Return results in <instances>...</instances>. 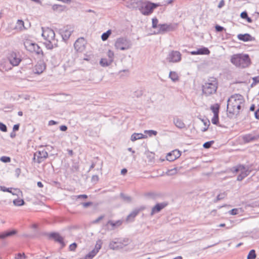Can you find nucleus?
Instances as JSON below:
<instances>
[{"mask_svg":"<svg viewBox=\"0 0 259 259\" xmlns=\"http://www.w3.org/2000/svg\"><path fill=\"white\" fill-rule=\"evenodd\" d=\"M220 106L219 104L216 103L210 107V109L213 113V115H219Z\"/></svg>","mask_w":259,"mask_h":259,"instance_id":"nucleus-31","label":"nucleus"},{"mask_svg":"<svg viewBox=\"0 0 259 259\" xmlns=\"http://www.w3.org/2000/svg\"><path fill=\"white\" fill-rule=\"evenodd\" d=\"M60 34L62 35V38L64 40H67L71 35L72 32L73 31L71 27L67 26L64 27L63 29H60Z\"/></svg>","mask_w":259,"mask_h":259,"instance_id":"nucleus-16","label":"nucleus"},{"mask_svg":"<svg viewBox=\"0 0 259 259\" xmlns=\"http://www.w3.org/2000/svg\"><path fill=\"white\" fill-rule=\"evenodd\" d=\"M19 127H20V124H15L13 127V131H14V132L18 131L19 129Z\"/></svg>","mask_w":259,"mask_h":259,"instance_id":"nucleus-62","label":"nucleus"},{"mask_svg":"<svg viewBox=\"0 0 259 259\" xmlns=\"http://www.w3.org/2000/svg\"><path fill=\"white\" fill-rule=\"evenodd\" d=\"M158 20L155 17L152 19V27L153 28H158Z\"/></svg>","mask_w":259,"mask_h":259,"instance_id":"nucleus-43","label":"nucleus"},{"mask_svg":"<svg viewBox=\"0 0 259 259\" xmlns=\"http://www.w3.org/2000/svg\"><path fill=\"white\" fill-rule=\"evenodd\" d=\"M169 62H178L181 60V54L177 51H172L167 58Z\"/></svg>","mask_w":259,"mask_h":259,"instance_id":"nucleus-15","label":"nucleus"},{"mask_svg":"<svg viewBox=\"0 0 259 259\" xmlns=\"http://www.w3.org/2000/svg\"><path fill=\"white\" fill-rule=\"evenodd\" d=\"M99 181V177L97 175H94L92 177V182L97 183Z\"/></svg>","mask_w":259,"mask_h":259,"instance_id":"nucleus-57","label":"nucleus"},{"mask_svg":"<svg viewBox=\"0 0 259 259\" xmlns=\"http://www.w3.org/2000/svg\"><path fill=\"white\" fill-rule=\"evenodd\" d=\"M227 193L225 192L223 193H220L219 195H218V196H217L215 199H214L213 201L215 203H217L219 201L223 200L224 198H225L227 197Z\"/></svg>","mask_w":259,"mask_h":259,"instance_id":"nucleus-34","label":"nucleus"},{"mask_svg":"<svg viewBox=\"0 0 259 259\" xmlns=\"http://www.w3.org/2000/svg\"><path fill=\"white\" fill-rule=\"evenodd\" d=\"M144 196L148 199L155 200L161 196L160 194L154 191L147 192L144 194Z\"/></svg>","mask_w":259,"mask_h":259,"instance_id":"nucleus-25","label":"nucleus"},{"mask_svg":"<svg viewBox=\"0 0 259 259\" xmlns=\"http://www.w3.org/2000/svg\"><path fill=\"white\" fill-rule=\"evenodd\" d=\"M174 123L175 125L179 128L181 129L185 127V124L183 122V120L177 117L174 118Z\"/></svg>","mask_w":259,"mask_h":259,"instance_id":"nucleus-26","label":"nucleus"},{"mask_svg":"<svg viewBox=\"0 0 259 259\" xmlns=\"http://www.w3.org/2000/svg\"><path fill=\"white\" fill-rule=\"evenodd\" d=\"M143 94V91L141 89L137 90L133 93V97L140 98Z\"/></svg>","mask_w":259,"mask_h":259,"instance_id":"nucleus-41","label":"nucleus"},{"mask_svg":"<svg viewBox=\"0 0 259 259\" xmlns=\"http://www.w3.org/2000/svg\"><path fill=\"white\" fill-rule=\"evenodd\" d=\"M14 29L19 31L26 29L24 21L22 20H18Z\"/></svg>","mask_w":259,"mask_h":259,"instance_id":"nucleus-27","label":"nucleus"},{"mask_svg":"<svg viewBox=\"0 0 259 259\" xmlns=\"http://www.w3.org/2000/svg\"><path fill=\"white\" fill-rule=\"evenodd\" d=\"M112 63V60H108L105 58H102L100 61V65L103 67L109 66Z\"/></svg>","mask_w":259,"mask_h":259,"instance_id":"nucleus-35","label":"nucleus"},{"mask_svg":"<svg viewBox=\"0 0 259 259\" xmlns=\"http://www.w3.org/2000/svg\"><path fill=\"white\" fill-rule=\"evenodd\" d=\"M253 82L251 84V86L252 87L253 85H255L257 83H259V76L254 77L253 78Z\"/></svg>","mask_w":259,"mask_h":259,"instance_id":"nucleus-50","label":"nucleus"},{"mask_svg":"<svg viewBox=\"0 0 259 259\" xmlns=\"http://www.w3.org/2000/svg\"><path fill=\"white\" fill-rule=\"evenodd\" d=\"M108 56L109 58V60H112V62L113 61L114 53L111 50H109L108 52Z\"/></svg>","mask_w":259,"mask_h":259,"instance_id":"nucleus-51","label":"nucleus"},{"mask_svg":"<svg viewBox=\"0 0 259 259\" xmlns=\"http://www.w3.org/2000/svg\"><path fill=\"white\" fill-rule=\"evenodd\" d=\"M10 64L13 66H18L21 61L19 54L15 52L10 53L8 57Z\"/></svg>","mask_w":259,"mask_h":259,"instance_id":"nucleus-10","label":"nucleus"},{"mask_svg":"<svg viewBox=\"0 0 259 259\" xmlns=\"http://www.w3.org/2000/svg\"><path fill=\"white\" fill-rule=\"evenodd\" d=\"M231 62L237 67L245 68L251 64V60L248 54H237L233 55Z\"/></svg>","mask_w":259,"mask_h":259,"instance_id":"nucleus-2","label":"nucleus"},{"mask_svg":"<svg viewBox=\"0 0 259 259\" xmlns=\"http://www.w3.org/2000/svg\"><path fill=\"white\" fill-rule=\"evenodd\" d=\"M254 116L256 119H259V108L255 111Z\"/></svg>","mask_w":259,"mask_h":259,"instance_id":"nucleus-64","label":"nucleus"},{"mask_svg":"<svg viewBox=\"0 0 259 259\" xmlns=\"http://www.w3.org/2000/svg\"><path fill=\"white\" fill-rule=\"evenodd\" d=\"M24 46L27 51L32 53H35L37 55H41V57H44L43 51L37 44L28 40L24 43Z\"/></svg>","mask_w":259,"mask_h":259,"instance_id":"nucleus-7","label":"nucleus"},{"mask_svg":"<svg viewBox=\"0 0 259 259\" xmlns=\"http://www.w3.org/2000/svg\"><path fill=\"white\" fill-rule=\"evenodd\" d=\"M144 133L148 134L150 137L152 135L156 136L157 134V132L154 130H145Z\"/></svg>","mask_w":259,"mask_h":259,"instance_id":"nucleus-47","label":"nucleus"},{"mask_svg":"<svg viewBox=\"0 0 259 259\" xmlns=\"http://www.w3.org/2000/svg\"><path fill=\"white\" fill-rule=\"evenodd\" d=\"M111 34V30H108L106 32L103 33L101 35V38L102 40L105 41L106 40L110 34Z\"/></svg>","mask_w":259,"mask_h":259,"instance_id":"nucleus-37","label":"nucleus"},{"mask_svg":"<svg viewBox=\"0 0 259 259\" xmlns=\"http://www.w3.org/2000/svg\"><path fill=\"white\" fill-rule=\"evenodd\" d=\"M26 256L24 253H23L22 254L18 253L17 254V257H16V259H25L26 258Z\"/></svg>","mask_w":259,"mask_h":259,"instance_id":"nucleus-55","label":"nucleus"},{"mask_svg":"<svg viewBox=\"0 0 259 259\" xmlns=\"http://www.w3.org/2000/svg\"><path fill=\"white\" fill-rule=\"evenodd\" d=\"M122 224V222L120 220L117 221L115 222H114L113 221L111 220H109L106 224V226H108L109 225H111L112 227V228L111 230L114 229L115 227H118L120 226Z\"/></svg>","mask_w":259,"mask_h":259,"instance_id":"nucleus-29","label":"nucleus"},{"mask_svg":"<svg viewBox=\"0 0 259 259\" xmlns=\"http://www.w3.org/2000/svg\"><path fill=\"white\" fill-rule=\"evenodd\" d=\"M215 31L218 32H222L223 30H226V29L224 27L219 25H216L215 26Z\"/></svg>","mask_w":259,"mask_h":259,"instance_id":"nucleus-48","label":"nucleus"},{"mask_svg":"<svg viewBox=\"0 0 259 259\" xmlns=\"http://www.w3.org/2000/svg\"><path fill=\"white\" fill-rule=\"evenodd\" d=\"M7 130L6 125L2 122H0V130L3 132H7Z\"/></svg>","mask_w":259,"mask_h":259,"instance_id":"nucleus-49","label":"nucleus"},{"mask_svg":"<svg viewBox=\"0 0 259 259\" xmlns=\"http://www.w3.org/2000/svg\"><path fill=\"white\" fill-rule=\"evenodd\" d=\"M231 171L233 173L240 172L237 177V180L241 181L250 174L251 170L250 169V167L248 166L238 164L235 166H233L231 168Z\"/></svg>","mask_w":259,"mask_h":259,"instance_id":"nucleus-3","label":"nucleus"},{"mask_svg":"<svg viewBox=\"0 0 259 259\" xmlns=\"http://www.w3.org/2000/svg\"><path fill=\"white\" fill-rule=\"evenodd\" d=\"M49 238L54 240L55 242H58L61 245V248H64L66 244L64 241V238L58 232H51L49 234Z\"/></svg>","mask_w":259,"mask_h":259,"instance_id":"nucleus-12","label":"nucleus"},{"mask_svg":"<svg viewBox=\"0 0 259 259\" xmlns=\"http://www.w3.org/2000/svg\"><path fill=\"white\" fill-rule=\"evenodd\" d=\"M224 6H225V1H224V0H221L220 2V3H219V5L218 6V8L221 9L222 7H223Z\"/></svg>","mask_w":259,"mask_h":259,"instance_id":"nucleus-61","label":"nucleus"},{"mask_svg":"<svg viewBox=\"0 0 259 259\" xmlns=\"http://www.w3.org/2000/svg\"><path fill=\"white\" fill-rule=\"evenodd\" d=\"M0 190L3 192H7L12 194L13 195L19 196V193L22 194L21 191L19 189H13L12 188H6L5 186H0Z\"/></svg>","mask_w":259,"mask_h":259,"instance_id":"nucleus-21","label":"nucleus"},{"mask_svg":"<svg viewBox=\"0 0 259 259\" xmlns=\"http://www.w3.org/2000/svg\"><path fill=\"white\" fill-rule=\"evenodd\" d=\"M168 204V203L166 201H164L161 203H156L151 209L150 215H153L155 213L159 212L162 209L166 207Z\"/></svg>","mask_w":259,"mask_h":259,"instance_id":"nucleus-13","label":"nucleus"},{"mask_svg":"<svg viewBox=\"0 0 259 259\" xmlns=\"http://www.w3.org/2000/svg\"><path fill=\"white\" fill-rule=\"evenodd\" d=\"M85 57L83 58V60L86 61H90L91 59L93 57V55H87L84 54Z\"/></svg>","mask_w":259,"mask_h":259,"instance_id":"nucleus-58","label":"nucleus"},{"mask_svg":"<svg viewBox=\"0 0 259 259\" xmlns=\"http://www.w3.org/2000/svg\"><path fill=\"white\" fill-rule=\"evenodd\" d=\"M177 27V24H160L158 25V28L157 29V31H154V34H165L166 32L174 31Z\"/></svg>","mask_w":259,"mask_h":259,"instance_id":"nucleus-8","label":"nucleus"},{"mask_svg":"<svg viewBox=\"0 0 259 259\" xmlns=\"http://www.w3.org/2000/svg\"><path fill=\"white\" fill-rule=\"evenodd\" d=\"M77 246V244L76 243L74 242L69 245V250L70 251H74L76 249Z\"/></svg>","mask_w":259,"mask_h":259,"instance_id":"nucleus-52","label":"nucleus"},{"mask_svg":"<svg viewBox=\"0 0 259 259\" xmlns=\"http://www.w3.org/2000/svg\"><path fill=\"white\" fill-rule=\"evenodd\" d=\"M213 143H214L213 141H210L206 142L203 144V147L205 149H208L210 147H211V146L213 144Z\"/></svg>","mask_w":259,"mask_h":259,"instance_id":"nucleus-44","label":"nucleus"},{"mask_svg":"<svg viewBox=\"0 0 259 259\" xmlns=\"http://www.w3.org/2000/svg\"><path fill=\"white\" fill-rule=\"evenodd\" d=\"M169 77L172 81L176 82L179 80V77L177 73L174 71H170L169 74Z\"/></svg>","mask_w":259,"mask_h":259,"instance_id":"nucleus-33","label":"nucleus"},{"mask_svg":"<svg viewBox=\"0 0 259 259\" xmlns=\"http://www.w3.org/2000/svg\"><path fill=\"white\" fill-rule=\"evenodd\" d=\"M93 257V255L89 253L84 256V259H92Z\"/></svg>","mask_w":259,"mask_h":259,"instance_id":"nucleus-63","label":"nucleus"},{"mask_svg":"<svg viewBox=\"0 0 259 259\" xmlns=\"http://www.w3.org/2000/svg\"><path fill=\"white\" fill-rule=\"evenodd\" d=\"M181 156V153L179 150H174L168 153L166 155V159L169 161H173Z\"/></svg>","mask_w":259,"mask_h":259,"instance_id":"nucleus-22","label":"nucleus"},{"mask_svg":"<svg viewBox=\"0 0 259 259\" xmlns=\"http://www.w3.org/2000/svg\"><path fill=\"white\" fill-rule=\"evenodd\" d=\"M256 257V254L255 250L252 249L249 252L247 255V259H255Z\"/></svg>","mask_w":259,"mask_h":259,"instance_id":"nucleus-39","label":"nucleus"},{"mask_svg":"<svg viewBox=\"0 0 259 259\" xmlns=\"http://www.w3.org/2000/svg\"><path fill=\"white\" fill-rule=\"evenodd\" d=\"M147 136L141 133H134L131 138V140L132 141H135L137 140L142 139L146 138Z\"/></svg>","mask_w":259,"mask_h":259,"instance_id":"nucleus-28","label":"nucleus"},{"mask_svg":"<svg viewBox=\"0 0 259 259\" xmlns=\"http://www.w3.org/2000/svg\"><path fill=\"white\" fill-rule=\"evenodd\" d=\"M237 38L240 40H242L244 42L252 41L255 39L254 37H252L249 33L239 34L237 35Z\"/></svg>","mask_w":259,"mask_h":259,"instance_id":"nucleus-23","label":"nucleus"},{"mask_svg":"<svg viewBox=\"0 0 259 259\" xmlns=\"http://www.w3.org/2000/svg\"><path fill=\"white\" fill-rule=\"evenodd\" d=\"M145 207L142 206L139 208H136L133 210L127 217V220L128 221H134L135 218L140 213V211L144 210Z\"/></svg>","mask_w":259,"mask_h":259,"instance_id":"nucleus-18","label":"nucleus"},{"mask_svg":"<svg viewBox=\"0 0 259 259\" xmlns=\"http://www.w3.org/2000/svg\"><path fill=\"white\" fill-rule=\"evenodd\" d=\"M46 66L44 63H37L34 67L33 71L35 74H40L45 69Z\"/></svg>","mask_w":259,"mask_h":259,"instance_id":"nucleus-24","label":"nucleus"},{"mask_svg":"<svg viewBox=\"0 0 259 259\" xmlns=\"http://www.w3.org/2000/svg\"><path fill=\"white\" fill-rule=\"evenodd\" d=\"M160 6L158 4L147 2L143 4L139 8L141 13L145 16H148L151 14L154 10Z\"/></svg>","mask_w":259,"mask_h":259,"instance_id":"nucleus-6","label":"nucleus"},{"mask_svg":"<svg viewBox=\"0 0 259 259\" xmlns=\"http://www.w3.org/2000/svg\"><path fill=\"white\" fill-rule=\"evenodd\" d=\"M102 244V242L101 240H99L97 241L96 244L95 245V249L97 250L99 252V250L101 249Z\"/></svg>","mask_w":259,"mask_h":259,"instance_id":"nucleus-46","label":"nucleus"},{"mask_svg":"<svg viewBox=\"0 0 259 259\" xmlns=\"http://www.w3.org/2000/svg\"><path fill=\"white\" fill-rule=\"evenodd\" d=\"M52 40L49 39L46 40V41L44 43L48 49L52 50L54 48V45L52 42Z\"/></svg>","mask_w":259,"mask_h":259,"instance_id":"nucleus-40","label":"nucleus"},{"mask_svg":"<svg viewBox=\"0 0 259 259\" xmlns=\"http://www.w3.org/2000/svg\"><path fill=\"white\" fill-rule=\"evenodd\" d=\"M15 175L18 178L20 176V174L21 172V170L20 168H17L16 169H15Z\"/></svg>","mask_w":259,"mask_h":259,"instance_id":"nucleus-60","label":"nucleus"},{"mask_svg":"<svg viewBox=\"0 0 259 259\" xmlns=\"http://www.w3.org/2000/svg\"><path fill=\"white\" fill-rule=\"evenodd\" d=\"M48 157V153L45 150L37 151L34 153L33 161L38 163H40Z\"/></svg>","mask_w":259,"mask_h":259,"instance_id":"nucleus-9","label":"nucleus"},{"mask_svg":"<svg viewBox=\"0 0 259 259\" xmlns=\"http://www.w3.org/2000/svg\"><path fill=\"white\" fill-rule=\"evenodd\" d=\"M87 41L83 37L78 38L74 44L75 50L78 52H83L85 49Z\"/></svg>","mask_w":259,"mask_h":259,"instance_id":"nucleus-11","label":"nucleus"},{"mask_svg":"<svg viewBox=\"0 0 259 259\" xmlns=\"http://www.w3.org/2000/svg\"><path fill=\"white\" fill-rule=\"evenodd\" d=\"M120 196L123 201L126 202H131L132 201V198L130 196L126 195L123 193L120 194Z\"/></svg>","mask_w":259,"mask_h":259,"instance_id":"nucleus-38","label":"nucleus"},{"mask_svg":"<svg viewBox=\"0 0 259 259\" xmlns=\"http://www.w3.org/2000/svg\"><path fill=\"white\" fill-rule=\"evenodd\" d=\"M14 205L17 206H21L25 204V201L22 199H15L13 201Z\"/></svg>","mask_w":259,"mask_h":259,"instance_id":"nucleus-36","label":"nucleus"},{"mask_svg":"<svg viewBox=\"0 0 259 259\" xmlns=\"http://www.w3.org/2000/svg\"><path fill=\"white\" fill-rule=\"evenodd\" d=\"M197 50L199 55H209L210 53L209 50L206 47H202Z\"/></svg>","mask_w":259,"mask_h":259,"instance_id":"nucleus-32","label":"nucleus"},{"mask_svg":"<svg viewBox=\"0 0 259 259\" xmlns=\"http://www.w3.org/2000/svg\"><path fill=\"white\" fill-rule=\"evenodd\" d=\"M42 35L46 40H55V33L52 29L48 28L44 31Z\"/></svg>","mask_w":259,"mask_h":259,"instance_id":"nucleus-19","label":"nucleus"},{"mask_svg":"<svg viewBox=\"0 0 259 259\" xmlns=\"http://www.w3.org/2000/svg\"><path fill=\"white\" fill-rule=\"evenodd\" d=\"M0 160L4 163L11 162V158L9 156H3L0 158Z\"/></svg>","mask_w":259,"mask_h":259,"instance_id":"nucleus-45","label":"nucleus"},{"mask_svg":"<svg viewBox=\"0 0 259 259\" xmlns=\"http://www.w3.org/2000/svg\"><path fill=\"white\" fill-rule=\"evenodd\" d=\"M52 9L54 11L60 13L64 11L66 9V6L55 4L52 6Z\"/></svg>","mask_w":259,"mask_h":259,"instance_id":"nucleus-30","label":"nucleus"},{"mask_svg":"<svg viewBox=\"0 0 259 259\" xmlns=\"http://www.w3.org/2000/svg\"><path fill=\"white\" fill-rule=\"evenodd\" d=\"M218 81L217 78L210 77L202 85V94L206 97L210 96L216 93L218 88Z\"/></svg>","mask_w":259,"mask_h":259,"instance_id":"nucleus-1","label":"nucleus"},{"mask_svg":"<svg viewBox=\"0 0 259 259\" xmlns=\"http://www.w3.org/2000/svg\"><path fill=\"white\" fill-rule=\"evenodd\" d=\"M18 231L15 229L7 230L0 233V239L4 240L8 237L13 236L17 234Z\"/></svg>","mask_w":259,"mask_h":259,"instance_id":"nucleus-20","label":"nucleus"},{"mask_svg":"<svg viewBox=\"0 0 259 259\" xmlns=\"http://www.w3.org/2000/svg\"><path fill=\"white\" fill-rule=\"evenodd\" d=\"M248 16V14L246 11L242 12L240 14V17L242 19H245Z\"/></svg>","mask_w":259,"mask_h":259,"instance_id":"nucleus-56","label":"nucleus"},{"mask_svg":"<svg viewBox=\"0 0 259 259\" xmlns=\"http://www.w3.org/2000/svg\"><path fill=\"white\" fill-rule=\"evenodd\" d=\"M242 140L244 144L257 141L259 139V135H253L252 134H248L242 135L241 136Z\"/></svg>","mask_w":259,"mask_h":259,"instance_id":"nucleus-14","label":"nucleus"},{"mask_svg":"<svg viewBox=\"0 0 259 259\" xmlns=\"http://www.w3.org/2000/svg\"><path fill=\"white\" fill-rule=\"evenodd\" d=\"M177 170L176 168H175L174 169H171L170 170H168V172L169 173L168 175H172L176 173H177Z\"/></svg>","mask_w":259,"mask_h":259,"instance_id":"nucleus-59","label":"nucleus"},{"mask_svg":"<svg viewBox=\"0 0 259 259\" xmlns=\"http://www.w3.org/2000/svg\"><path fill=\"white\" fill-rule=\"evenodd\" d=\"M211 122L213 124L218 125L219 123V115H213Z\"/></svg>","mask_w":259,"mask_h":259,"instance_id":"nucleus-42","label":"nucleus"},{"mask_svg":"<svg viewBox=\"0 0 259 259\" xmlns=\"http://www.w3.org/2000/svg\"><path fill=\"white\" fill-rule=\"evenodd\" d=\"M116 241H112L110 242L109 247L111 249L117 250L123 248L127 244H124L119 239H115Z\"/></svg>","mask_w":259,"mask_h":259,"instance_id":"nucleus-17","label":"nucleus"},{"mask_svg":"<svg viewBox=\"0 0 259 259\" xmlns=\"http://www.w3.org/2000/svg\"><path fill=\"white\" fill-rule=\"evenodd\" d=\"M243 97L239 94H235L232 95L228 100L227 110L229 114L234 115L236 107L238 103V101L242 100Z\"/></svg>","mask_w":259,"mask_h":259,"instance_id":"nucleus-4","label":"nucleus"},{"mask_svg":"<svg viewBox=\"0 0 259 259\" xmlns=\"http://www.w3.org/2000/svg\"><path fill=\"white\" fill-rule=\"evenodd\" d=\"M132 46L131 41L127 38L123 37L117 38L115 43V48L122 51L131 49Z\"/></svg>","mask_w":259,"mask_h":259,"instance_id":"nucleus-5","label":"nucleus"},{"mask_svg":"<svg viewBox=\"0 0 259 259\" xmlns=\"http://www.w3.org/2000/svg\"><path fill=\"white\" fill-rule=\"evenodd\" d=\"M80 204L82 205L84 208H87V207L92 205L93 202H82L80 203Z\"/></svg>","mask_w":259,"mask_h":259,"instance_id":"nucleus-53","label":"nucleus"},{"mask_svg":"<svg viewBox=\"0 0 259 259\" xmlns=\"http://www.w3.org/2000/svg\"><path fill=\"white\" fill-rule=\"evenodd\" d=\"M229 213L231 215H236L238 213V209L237 208H233L229 211Z\"/></svg>","mask_w":259,"mask_h":259,"instance_id":"nucleus-54","label":"nucleus"}]
</instances>
